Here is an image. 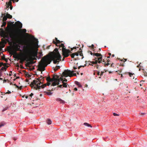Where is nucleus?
<instances>
[{"label":"nucleus","mask_w":147,"mask_h":147,"mask_svg":"<svg viewBox=\"0 0 147 147\" xmlns=\"http://www.w3.org/2000/svg\"><path fill=\"white\" fill-rule=\"evenodd\" d=\"M2 71H0V77H1V76H2Z\"/></svg>","instance_id":"nucleus-44"},{"label":"nucleus","mask_w":147,"mask_h":147,"mask_svg":"<svg viewBox=\"0 0 147 147\" xmlns=\"http://www.w3.org/2000/svg\"><path fill=\"white\" fill-rule=\"evenodd\" d=\"M109 61H108V62H109ZM105 66L106 65H108L110 64L108 63H107L106 64L105 63Z\"/></svg>","instance_id":"nucleus-41"},{"label":"nucleus","mask_w":147,"mask_h":147,"mask_svg":"<svg viewBox=\"0 0 147 147\" xmlns=\"http://www.w3.org/2000/svg\"><path fill=\"white\" fill-rule=\"evenodd\" d=\"M24 32V33H26V30L25 29H23L22 30H17L16 31H13V32H16L19 34V39L20 40V41L19 42H17L16 41V42H20V41H21V38H20V32Z\"/></svg>","instance_id":"nucleus-11"},{"label":"nucleus","mask_w":147,"mask_h":147,"mask_svg":"<svg viewBox=\"0 0 147 147\" xmlns=\"http://www.w3.org/2000/svg\"><path fill=\"white\" fill-rule=\"evenodd\" d=\"M4 60H5L6 62H7H7H8V59H7L5 58Z\"/></svg>","instance_id":"nucleus-50"},{"label":"nucleus","mask_w":147,"mask_h":147,"mask_svg":"<svg viewBox=\"0 0 147 147\" xmlns=\"http://www.w3.org/2000/svg\"><path fill=\"white\" fill-rule=\"evenodd\" d=\"M123 60H124V61H124V62H125V61H127V59H126L123 58Z\"/></svg>","instance_id":"nucleus-58"},{"label":"nucleus","mask_w":147,"mask_h":147,"mask_svg":"<svg viewBox=\"0 0 147 147\" xmlns=\"http://www.w3.org/2000/svg\"><path fill=\"white\" fill-rule=\"evenodd\" d=\"M44 77H42V76H40V77L38 78L37 79L38 80H40V81H42V80L43 79H44Z\"/></svg>","instance_id":"nucleus-29"},{"label":"nucleus","mask_w":147,"mask_h":147,"mask_svg":"<svg viewBox=\"0 0 147 147\" xmlns=\"http://www.w3.org/2000/svg\"><path fill=\"white\" fill-rule=\"evenodd\" d=\"M34 95L32 93H31V94L30 95V97H32V96Z\"/></svg>","instance_id":"nucleus-46"},{"label":"nucleus","mask_w":147,"mask_h":147,"mask_svg":"<svg viewBox=\"0 0 147 147\" xmlns=\"http://www.w3.org/2000/svg\"><path fill=\"white\" fill-rule=\"evenodd\" d=\"M11 93V92H10V91H9V90L8 91V92H6V94H10Z\"/></svg>","instance_id":"nucleus-53"},{"label":"nucleus","mask_w":147,"mask_h":147,"mask_svg":"<svg viewBox=\"0 0 147 147\" xmlns=\"http://www.w3.org/2000/svg\"><path fill=\"white\" fill-rule=\"evenodd\" d=\"M3 70H5L6 71V69L5 67H2L0 69V71H2Z\"/></svg>","instance_id":"nucleus-25"},{"label":"nucleus","mask_w":147,"mask_h":147,"mask_svg":"<svg viewBox=\"0 0 147 147\" xmlns=\"http://www.w3.org/2000/svg\"><path fill=\"white\" fill-rule=\"evenodd\" d=\"M57 100L59 101L60 103H65V101L62 100L60 98H57Z\"/></svg>","instance_id":"nucleus-15"},{"label":"nucleus","mask_w":147,"mask_h":147,"mask_svg":"<svg viewBox=\"0 0 147 147\" xmlns=\"http://www.w3.org/2000/svg\"><path fill=\"white\" fill-rule=\"evenodd\" d=\"M63 84L62 85L64 87H67V83H65L63 82H62Z\"/></svg>","instance_id":"nucleus-26"},{"label":"nucleus","mask_w":147,"mask_h":147,"mask_svg":"<svg viewBox=\"0 0 147 147\" xmlns=\"http://www.w3.org/2000/svg\"><path fill=\"white\" fill-rule=\"evenodd\" d=\"M5 125V123H2L1 124H0V127H1Z\"/></svg>","instance_id":"nucleus-33"},{"label":"nucleus","mask_w":147,"mask_h":147,"mask_svg":"<svg viewBox=\"0 0 147 147\" xmlns=\"http://www.w3.org/2000/svg\"><path fill=\"white\" fill-rule=\"evenodd\" d=\"M44 81V79H43L42 80V84H41V85H43V84H42L43 83V81Z\"/></svg>","instance_id":"nucleus-48"},{"label":"nucleus","mask_w":147,"mask_h":147,"mask_svg":"<svg viewBox=\"0 0 147 147\" xmlns=\"http://www.w3.org/2000/svg\"><path fill=\"white\" fill-rule=\"evenodd\" d=\"M5 59V56L3 55V56L1 57V59L4 60Z\"/></svg>","instance_id":"nucleus-35"},{"label":"nucleus","mask_w":147,"mask_h":147,"mask_svg":"<svg viewBox=\"0 0 147 147\" xmlns=\"http://www.w3.org/2000/svg\"><path fill=\"white\" fill-rule=\"evenodd\" d=\"M104 73V72L101 71L100 74V76H101Z\"/></svg>","instance_id":"nucleus-43"},{"label":"nucleus","mask_w":147,"mask_h":147,"mask_svg":"<svg viewBox=\"0 0 147 147\" xmlns=\"http://www.w3.org/2000/svg\"><path fill=\"white\" fill-rule=\"evenodd\" d=\"M5 16H6V17H7V18L11 19L12 18V16L10 15V14L8 13L6 14Z\"/></svg>","instance_id":"nucleus-17"},{"label":"nucleus","mask_w":147,"mask_h":147,"mask_svg":"<svg viewBox=\"0 0 147 147\" xmlns=\"http://www.w3.org/2000/svg\"><path fill=\"white\" fill-rule=\"evenodd\" d=\"M57 77V75H55L53 76V77L52 78H51L50 76H49L48 77H45V78H46V80L47 82V83L49 82V83H50V84L51 83H50V82H53V80H54L55 77Z\"/></svg>","instance_id":"nucleus-12"},{"label":"nucleus","mask_w":147,"mask_h":147,"mask_svg":"<svg viewBox=\"0 0 147 147\" xmlns=\"http://www.w3.org/2000/svg\"><path fill=\"white\" fill-rule=\"evenodd\" d=\"M62 41H61L59 40H58L56 41H55L54 40L53 41V43L55 44L56 45V46H58V44H62Z\"/></svg>","instance_id":"nucleus-14"},{"label":"nucleus","mask_w":147,"mask_h":147,"mask_svg":"<svg viewBox=\"0 0 147 147\" xmlns=\"http://www.w3.org/2000/svg\"><path fill=\"white\" fill-rule=\"evenodd\" d=\"M51 62V60L49 58V56L47 55L43 57L39 62L38 65V69L40 71H44L45 67Z\"/></svg>","instance_id":"nucleus-3"},{"label":"nucleus","mask_w":147,"mask_h":147,"mask_svg":"<svg viewBox=\"0 0 147 147\" xmlns=\"http://www.w3.org/2000/svg\"><path fill=\"white\" fill-rule=\"evenodd\" d=\"M74 72H78V71H71L68 69L66 70L63 72L62 75L63 76L65 77H66L68 76L71 77H72L73 76H76V74L73 73Z\"/></svg>","instance_id":"nucleus-8"},{"label":"nucleus","mask_w":147,"mask_h":147,"mask_svg":"<svg viewBox=\"0 0 147 147\" xmlns=\"http://www.w3.org/2000/svg\"><path fill=\"white\" fill-rule=\"evenodd\" d=\"M113 115L115 116H118L119 115V114H116L115 113H113Z\"/></svg>","instance_id":"nucleus-38"},{"label":"nucleus","mask_w":147,"mask_h":147,"mask_svg":"<svg viewBox=\"0 0 147 147\" xmlns=\"http://www.w3.org/2000/svg\"><path fill=\"white\" fill-rule=\"evenodd\" d=\"M62 47V52L64 58L67 57L69 55V53H71L69 50L67 49L63 44H61L59 45V48Z\"/></svg>","instance_id":"nucleus-7"},{"label":"nucleus","mask_w":147,"mask_h":147,"mask_svg":"<svg viewBox=\"0 0 147 147\" xmlns=\"http://www.w3.org/2000/svg\"><path fill=\"white\" fill-rule=\"evenodd\" d=\"M42 82V81L37 79L36 80H33V82H31L30 86L32 88L37 90L41 88H44L47 86H49L50 85V83L48 82L43 85H41Z\"/></svg>","instance_id":"nucleus-4"},{"label":"nucleus","mask_w":147,"mask_h":147,"mask_svg":"<svg viewBox=\"0 0 147 147\" xmlns=\"http://www.w3.org/2000/svg\"><path fill=\"white\" fill-rule=\"evenodd\" d=\"M1 40L2 41H3V42L4 43H5L6 44V42L5 41V40H4L3 38H2L1 39Z\"/></svg>","instance_id":"nucleus-36"},{"label":"nucleus","mask_w":147,"mask_h":147,"mask_svg":"<svg viewBox=\"0 0 147 147\" xmlns=\"http://www.w3.org/2000/svg\"><path fill=\"white\" fill-rule=\"evenodd\" d=\"M11 40L12 41L11 42H13L14 44L15 45L14 46V50H13L11 49H10V51L12 53V54H13L16 53V52L17 51H20V46L19 45V44L22 45V41L21 39V41L20 42H17L16 41L12 40L11 39Z\"/></svg>","instance_id":"nucleus-6"},{"label":"nucleus","mask_w":147,"mask_h":147,"mask_svg":"<svg viewBox=\"0 0 147 147\" xmlns=\"http://www.w3.org/2000/svg\"><path fill=\"white\" fill-rule=\"evenodd\" d=\"M58 45V46H59V49L60 50H62V47H60V48H59V45Z\"/></svg>","instance_id":"nucleus-51"},{"label":"nucleus","mask_w":147,"mask_h":147,"mask_svg":"<svg viewBox=\"0 0 147 147\" xmlns=\"http://www.w3.org/2000/svg\"><path fill=\"white\" fill-rule=\"evenodd\" d=\"M39 58H40L41 57H42L43 56V54L42 51L39 52Z\"/></svg>","instance_id":"nucleus-28"},{"label":"nucleus","mask_w":147,"mask_h":147,"mask_svg":"<svg viewBox=\"0 0 147 147\" xmlns=\"http://www.w3.org/2000/svg\"><path fill=\"white\" fill-rule=\"evenodd\" d=\"M9 1L8 2H7V3H8L9 5H11V4H12V2L11 1H12L13 3L15 2V0H9Z\"/></svg>","instance_id":"nucleus-24"},{"label":"nucleus","mask_w":147,"mask_h":147,"mask_svg":"<svg viewBox=\"0 0 147 147\" xmlns=\"http://www.w3.org/2000/svg\"><path fill=\"white\" fill-rule=\"evenodd\" d=\"M90 52V54L91 55H93V54L94 53H93L91 52L90 51H89L88 52Z\"/></svg>","instance_id":"nucleus-52"},{"label":"nucleus","mask_w":147,"mask_h":147,"mask_svg":"<svg viewBox=\"0 0 147 147\" xmlns=\"http://www.w3.org/2000/svg\"><path fill=\"white\" fill-rule=\"evenodd\" d=\"M62 86H63L62 85H59L58 87L61 88H62Z\"/></svg>","instance_id":"nucleus-57"},{"label":"nucleus","mask_w":147,"mask_h":147,"mask_svg":"<svg viewBox=\"0 0 147 147\" xmlns=\"http://www.w3.org/2000/svg\"><path fill=\"white\" fill-rule=\"evenodd\" d=\"M91 47L92 48V49H93L94 48V45H91V46L90 47Z\"/></svg>","instance_id":"nucleus-54"},{"label":"nucleus","mask_w":147,"mask_h":147,"mask_svg":"<svg viewBox=\"0 0 147 147\" xmlns=\"http://www.w3.org/2000/svg\"><path fill=\"white\" fill-rule=\"evenodd\" d=\"M98 57H95L94 58V60H95V61L96 60H97V59H98Z\"/></svg>","instance_id":"nucleus-61"},{"label":"nucleus","mask_w":147,"mask_h":147,"mask_svg":"<svg viewBox=\"0 0 147 147\" xmlns=\"http://www.w3.org/2000/svg\"><path fill=\"white\" fill-rule=\"evenodd\" d=\"M128 73L129 76L131 77H132V76H133L134 74H132L130 72H129Z\"/></svg>","instance_id":"nucleus-32"},{"label":"nucleus","mask_w":147,"mask_h":147,"mask_svg":"<svg viewBox=\"0 0 147 147\" xmlns=\"http://www.w3.org/2000/svg\"><path fill=\"white\" fill-rule=\"evenodd\" d=\"M75 56V54L74 53H73L72 54H71V57L72 58H74V56Z\"/></svg>","instance_id":"nucleus-34"},{"label":"nucleus","mask_w":147,"mask_h":147,"mask_svg":"<svg viewBox=\"0 0 147 147\" xmlns=\"http://www.w3.org/2000/svg\"><path fill=\"white\" fill-rule=\"evenodd\" d=\"M15 24L17 27L19 29H20L22 27V24L20 21H18L16 22Z\"/></svg>","instance_id":"nucleus-13"},{"label":"nucleus","mask_w":147,"mask_h":147,"mask_svg":"<svg viewBox=\"0 0 147 147\" xmlns=\"http://www.w3.org/2000/svg\"><path fill=\"white\" fill-rule=\"evenodd\" d=\"M7 64V63H3V65L4 67H5Z\"/></svg>","instance_id":"nucleus-49"},{"label":"nucleus","mask_w":147,"mask_h":147,"mask_svg":"<svg viewBox=\"0 0 147 147\" xmlns=\"http://www.w3.org/2000/svg\"><path fill=\"white\" fill-rule=\"evenodd\" d=\"M3 63L2 62L0 63V67H1L3 65Z\"/></svg>","instance_id":"nucleus-40"},{"label":"nucleus","mask_w":147,"mask_h":147,"mask_svg":"<svg viewBox=\"0 0 147 147\" xmlns=\"http://www.w3.org/2000/svg\"><path fill=\"white\" fill-rule=\"evenodd\" d=\"M60 67L59 66H57L54 69L55 71H56L58 69H60Z\"/></svg>","instance_id":"nucleus-22"},{"label":"nucleus","mask_w":147,"mask_h":147,"mask_svg":"<svg viewBox=\"0 0 147 147\" xmlns=\"http://www.w3.org/2000/svg\"><path fill=\"white\" fill-rule=\"evenodd\" d=\"M98 60H96L94 61H93L91 62L90 61H88V62L90 63H91L93 64H96L97 63H98Z\"/></svg>","instance_id":"nucleus-16"},{"label":"nucleus","mask_w":147,"mask_h":147,"mask_svg":"<svg viewBox=\"0 0 147 147\" xmlns=\"http://www.w3.org/2000/svg\"><path fill=\"white\" fill-rule=\"evenodd\" d=\"M19 77H17L16 78V79H15L13 80L14 81H15L16 79H17L18 78H19Z\"/></svg>","instance_id":"nucleus-56"},{"label":"nucleus","mask_w":147,"mask_h":147,"mask_svg":"<svg viewBox=\"0 0 147 147\" xmlns=\"http://www.w3.org/2000/svg\"><path fill=\"white\" fill-rule=\"evenodd\" d=\"M59 76L57 75V77H55L54 80H53V82L52 83L51 86H54L56 85H58L59 84Z\"/></svg>","instance_id":"nucleus-10"},{"label":"nucleus","mask_w":147,"mask_h":147,"mask_svg":"<svg viewBox=\"0 0 147 147\" xmlns=\"http://www.w3.org/2000/svg\"><path fill=\"white\" fill-rule=\"evenodd\" d=\"M10 74H9V76H11V74H12V71H10Z\"/></svg>","instance_id":"nucleus-45"},{"label":"nucleus","mask_w":147,"mask_h":147,"mask_svg":"<svg viewBox=\"0 0 147 147\" xmlns=\"http://www.w3.org/2000/svg\"><path fill=\"white\" fill-rule=\"evenodd\" d=\"M97 75H100V72L99 71H98V72H97Z\"/></svg>","instance_id":"nucleus-63"},{"label":"nucleus","mask_w":147,"mask_h":147,"mask_svg":"<svg viewBox=\"0 0 147 147\" xmlns=\"http://www.w3.org/2000/svg\"><path fill=\"white\" fill-rule=\"evenodd\" d=\"M44 81V79H43L42 80V84H41V85H43V84H42L43 83V81Z\"/></svg>","instance_id":"nucleus-47"},{"label":"nucleus","mask_w":147,"mask_h":147,"mask_svg":"<svg viewBox=\"0 0 147 147\" xmlns=\"http://www.w3.org/2000/svg\"><path fill=\"white\" fill-rule=\"evenodd\" d=\"M61 80L62 81V82H67V80L65 78H64V80H63V78H61Z\"/></svg>","instance_id":"nucleus-30"},{"label":"nucleus","mask_w":147,"mask_h":147,"mask_svg":"<svg viewBox=\"0 0 147 147\" xmlns=\"http://www.w3.org/2000/svg\"><path fill=\"white\" fill-rule=\"evenodd\" d=\"M52 93L51 92H48L47 93V94L49 95H50L52 94Z\"/></svg>","instance_id":"nucleus-42"},{"label":"nucleus","mask_w":147,"mask_h":147,"mask_svg":"<svg viewBox=\"0 0 147 147\" xmlns=\"http://www.w3.org/2000/svg\"><path fill=\"white\" fill-rule=\"evenodd\" d=\"M6 24V22L3 21L2 23V25H1V27H3L5 26Z\"/></svg>","instance_id":"nucleus-21"},{"label":"nucleus","mask_w":147,"mask_h":147,"mask_svg":"<svg viewBox=\"0 0 147 147\" xmlns=\"http://www.w3.org/2000/svg\"><path fill=\"white\" fill-rule=\"evenodd\" d=\"M5 13H4V16L3 18V22H5V21H6V20H7V17L5 15Z\"/></svg>","instance_id":"nucleus-19"},{"label":"nucleus","mask_w":147,"mask_h":147,"mask_svg":"<svg viewBox=\"0 0 147 147\" xmlns=\"http://www.w3.org/2000/svg\"><path fill=\"white\" fill-rule=\"evenodd\" d=\"M73 68L74 69H77V67H73Z\"/></svg>","instance_id":"nucleus-62"},{"label":"nucleus","mask_w":147,"mask_h":147,"mask_svg":"<svg viewBox=\"0 0 147 147\" xmlns=\"http://www.w3.org/2000/svg\"><path fill=\"white\" fill-rule=\"evenodd\" d=\"M47 122L48 124L50 125L51 123L52 122L51 120L48 119L47 120Z\"/></svg>","instance_id":"nucleus-23"},{"label":"nucleus","mask_w":147,"mask_h":147,"mask_svg":"<svg viewBox=\"0 0 147 147\" xmlns=\"http://www.w3.org/2000/svg\"><path fill=\"white\" fill-rule=\"evenodd\" d=\"M93 56H96L98 57V63H100L102 62V55L101 54L98 53H94Z\"/></svg>","instance_id":"nucleus-9"},{"label":"nucleus","mask_w":147,"mask_h":147,"mask_svg":"<svg viewBox=\"0 0 147 147\" xmlns=\"http://www.w3.org/2000/svg\"><path fill=\"white\" fill-rule=\"evenodd\" d=\"M15 24H13V22H11L10 24H8L7 27L5 29V30L7 31V34H6L4 29L1 28H0V36L3 38H7L6 41L8 42H9V38L11 39L13 41H16L19 42L20 40L19 38L18 34L16 32H14L11 30V27L12 26H14Z\"/></svg>","instance_id":"nucleus-1"},{"label":"nucleus","mask_w":147,"mask_h":147,"mask_svg":"<svg viewBox=\"0 0 147 147\" xmlns=\"http://www.w3.org/2000/svg\"><path fill=\"white\" fill-rule=\"evenodd\" d=\"M7 109H8V107H6L5 108L2 110V111H6V110H7Z\"/></svg>","instance_id":"nucleus-37"},{"label":"nucleus","mask_w":147,"mask_h":147,"mask_svg":"<svg viewBox=\"0 0 147 147\" xmlns=\"http://www.w3.org/2000/svg\"><path fill=\"white\" fill-rule=\"evenodd\" d=\"M6 4L7 5V7H9V6H10V9L11 10L13 8V7L12 6V5L11 4V5H9L8 3H7V2H6Z\"/></svg>","instance_id":"nucleus-18"},{"label":"nucleus","mask_w":147,"mask_h":147,"mask_svg":"<svg viewBox=\"0 0 147 147\" xmlns=\"http://www.w3.org/2000/svg\"><path fill=\"white\" fill-rule=\"evenodd\" d=\"M76 84L79 87H82V85L80 84V83L78 82H76Z\"/></svg>","instance_id":"nucleus-27"},{"label":"nucleus","mask_w":147,"mask_h":147,"mask_svg":"<svg viewBox=\"0 0 147 147\" xmlns=\"http://www.w3.org/2000/svg\"><path fill=\"white\" fill-rule=\"evenodd\" d=\"M81 52V51H78V52L76 53H74L75 54V55H76L77 56H78L79 55V53Z\"/></svg>","instance_id":"nucleus-31"},{"label":"nucleus","mask_w":147,"mask_h":147,"mask_svg":"<svg viewBox=\"0 0 147 147\" xmlns=\"http://www.w3.org/2000/svg\"><path fill=\"white\" fill-rule=\"evenodd\" d=\"M24 48L26 55L23 58H19V59L20 60V63H22L24 61L27 60L33 57H38V50H35L34 49L32 42H28L26 44V45L24 46Z\"/></svg>","instance_id":"nucleus-2"},{"label":"nucleus","mask_w":147,"mask_h":147,"mask_svg":"<svg viewBox=\"0 0 147 147\" xmlns=\"http://www.w3.org/2000/svg\"><path fill=\"white\" fill-rule=\"evenodd\" d=\"M74 90H75V91H77V90L78 89H77V88H74Z\"/></svg>","instance_id":"nucleus-60"},{"label":"nucleus","mask_w":147,"mask_h":147,"mask_svg":"<svg viewBox=\"0 0 147 147\" xmlns=\"http://www.w3.org/2000/svg\"><path fill=\"white\" fill-rule=\"evenodd\" d=\"M7 80L8 81V80L7 79V80H3V83L6 82L7 81Z\"/></svg>","instance_id":"nucleus-59"},{"label":"nucleus","mask_w":147,"mask_h":147,"mask_svg":"<svg viewBox=\"0 0 147 147\" xmlns=\"http://www.w3.org/2000/svg\"><path fill=\"white\" fill-rule=\"evenodd\" d=\"M5 67L7 69V68L8 67V66L6 65L5 67Z\"/></svg>","instance_id":"nucleus-64"},{"label":"nucleus","mask_w":147,"mask_h":147,"mask_svg":"<svg viewBox=\"0 0 147 147\" xmlns=\"http://www.w3.org/2000/svg\"><path fill=\"white\" fill-rule=\"evenodd\" d=\"M81 52L79 53V54H80V56H83V53H82V51H80Z\"/></svg>","instance_id":"nucleus-39"},{"label":"nucleus","mask_w":147,"mask_h":147,"mask_svg":"<svg viewBox=\"0 0 147 147\" xmlns=\"http://www.w3.org/2000/svg\"><path fill=\"white\" fill-rule=\"evenodd\" d=\"M58 50V49L56 48L54 50L56 53L52 52L53 54L51 56V59L53 61L54 64H58L59 61H61V56Z\"/></svg>","instance_id":"nucleus-5"},{"label":"nucleus","mask_w":147,"mask_h":147,"mask_svg":"<svg viewBox=\"0 0 147 147\" xmlns=\"http://www.w3.org/2000/svg\"><path fill=\"white\" fill-rule=\"evenodd\" d=\"M84 124L85 125L87 126L88 127H92V126L90 125L88 123H84Z\"/></svg>","instance_id":"nucleus-20"},{"label":"nucleus","mask_w":147,"mask_h":147,"mask_svg":"<svg viewBox=\"0 0 147 147\" xmlns=\"http://www.w3.org/2000/svg\"><path fill=\"white\" fill-rule=\"evenodd\" d=\"M96 67L97 69H98L99 68V66L98 65H97Z\"/></svg>","instance_id":"nucleus-55"}]
</instances>
